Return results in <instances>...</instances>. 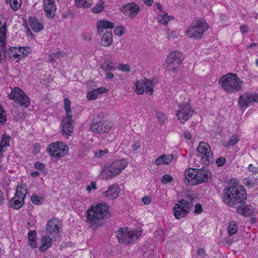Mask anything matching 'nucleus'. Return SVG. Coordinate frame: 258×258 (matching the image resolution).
<instances>
[{
  "mask_svg": "<svg viewBox=\"0 0 258 258\" xmlns=\"http://www.w3.org/2000/svg\"><path fill=\"white\" fill-rule=\"evenodd\" d=\"M223 193V202L230 207L236 208L244 205L247 194L244 187L241 185L225 187Z\"/></svg>",
  "mask_w": 258,
  "mask_h": 258,
  "instance_id": "obj_1",
  "label": "nucleus"
},
{
  "mask_svg": "<svg viewBox=\"0 0 258 258\" xmlns=\"http://www.w3.org/2000/svg\"><path fill=\"white\" fill-rule=\"evenodd\" d=\"M109 207L105 203H99L95 207L92 206L87 210L86 219L91 226H99L103 220L109 217Z\"/></svg>",
  "mask_w": 258,
  "mask_h": 258,
  "instance_id": "obj_2",
  "label": "nucleus"
},
{
  "mask_svg": "<svg viewBox=\"0 0 258 258\" xmlns=\"http://www.w3.org/2000/svg\"><path fill=\"white\" fill-rule=\"evenodd\" d=\"M219 82L227 93H235L242 90L243 82L236 74L228 73L220 78Z\"/></svg>",
  "mask_w": 258,
  "mask_h": 258,
  "instance_id": "obj_3",
  "label": "nucleus"
},
{
  "mask_svg": "<svg viewBox=\"0 0 258 258\" xmlns=\"http://www.w3.org/2000/svg\"><path fill=\"white\" fill-rule=\"evenodd\" d=\"M127 164L128 162L125 159L115 160L109 166L106 165L102 173L106 179L112 178L119 174Z\"/></svg>",
  "mask_w": 258,
  "mask_h": 258,
  "instance_id": "obj_4",
  "label": "nucleus"
},
{
  "mask_svg": "<svg viewBox=\"0 0 258 258\" xmlns=\"http://www.w3.org/2000/svg\"><path fill=\"white\" fill-rule=\"evenodd\" d=\"M208 28V25L204 21H195L191 26L186 31V34L189 37L200 39Z\"/></svg>",
  "mask_w": 258,
  "mask_h": 258,
  "instance_id": "obj_5",
  "label": "nucleus"
},
{
  "mask_svg": "<svg viewBox=\"0 0 258 258\" xmlns=\"http://www.w3.org/2000/svg\"><path fill=\"white\" fill-rule=\"evenodd\" d=\"M47 151L52 157L58 159L68 152L69 147L63 142H56L50 144L47 147Z\"/></svg>",
  "mask_w": 258,
  "mask_h": 258,
  "instance_id": "obj_6",
  "label": "nucleus"
},
{
  "mask_svg": "<svg viewBox=\"0 0 258 258\" xmlns=\"http://www.w3.org/2000/svg\"><path fill=\"white\" fill-rule=\"evenodd\" d=\"M192 198H190L191 202H188L185 200L181 199L175 205L173 208L174 215L176 219H179L184 217L189 212V210L192 207Z\"/></svg>",
  "mask_w": 258,
  "mask_h": 258,
  "instance_id": "obj_7",
  "label": "nucleus"
},
{
  "mask_svg": "<svg viewBox=\"0 0 258 258\" xmlns=\"http://www.w3.org/2000/svg\"><path fill=\"white\" fill-rule=\"evenodd\" d=\"M8 97L10 99L15 100L22 107L26 108L30 105L29 98L19 88H13L11 93L8 95Z\"/></svg>",
  "mask_w": 258,
  "mask_h": 258,
  "instance_id": "obj_8",
  "label": "nucleus"
},
{
  "mask_svg": "<svg viewBox=\"0 0 258 258\" xmlns=\"http://www.w3.org/2000/svg\"><path fill=\"white\" fill-rule=\"evenodd\" d=\"M202 161L205 165H209L214 162L213 155L210 145L205 142H200L197 148Z\"/></svg>",
  "mask_w": 258,
  "mask_h": 258,
  "instance_id": "obj_9",
  "label": "nucleus"
},
{
  "mask_svg": "<svg viewBox=\"0 0 258 258\" xmlns=\"http://www.w3.org/2000/svg\"><path fill=\"white\" fill-rule=\"evenodd\" d=\"M115 233L118 242L126 244L132 243L134 238L138 239L141 234V232L135 234L132 231H128L127 228H119Z\"/></svg>",
  "mask_w": 258,
  "mask_h": 258,
  "instance_id": "obj_10",
  "label": "nucleus"
},
{
  "mask_svg": "<svg viewBox=\"0 0 258 258\" xmlns=\"http://www.w3.org/2000/svg\"><path fill=\"white\" fill-rule=\"evenodd\" d=\"M182 60V55L179 51H174L170 52L166 59L167 70L176 72Z\"/></svg>",
  "mask_w": 258,
  "mask_h": 258,
  "instance_id": "obj_11",
  "label": "nucleus"
},
{
  "mask_svg": "<svg viewBox=\"0 0 258 258\" xmlns=\"http://www.w3.org/2000/svg\"><path fill=\"white\" fill-rule=\"evenodd\" d=\"M90 130L94 133L103 134L110 130V126L107 121L102 120V115H98L94 117Z\"/></svg>",
  "mask_w": 258,
  "mask_h": 258,
  "instance_id": "obj_12",
  "label": "nucleus"
},
{
  "mask_svg": "<svg viewBox=\"0 0 258 258\" xmlns=\"http://www.w3.org/2000/svg\"><path fill=\"white\" fill-rule=\"evenodd\" d=\"M62 228L61 221L57 218H52L49 219L45 227V232L46 234L55 237L59 234L60 231Z\"/></svg>",
  "mask_w": 258,
  "mask_h": 258,
  "instance_id": "obj_13",
  "label": "nucleus"
},
{
  "mask_svg": "<svg viewBox=\"0 0 258 258\" xmlns=\"http://www.w3.org/2000/svg\"><path fill=\"white\" fill-rule=\"evenodd\" d=\"M192 113L193 110H191L189 104H180L176 115L178 120L183 123L192 116Z\"/></svg>",
  "mask_w": 258,
  "mask_h": 258,
  "instance_id": "obj_14",
  "label": "nucleus"
},
{
  "mask_svg": "<svg viewBox=\"0 0 258 258\" xmlns=\"http://www.w3.org/2000/svg\"><path fill=\"white\" fill-rule=\"evenodd\" d=\"M196 175V180L195 181H197V182H195V183L197 184L209 182L212 178L211 171L209 169L205 167L197 169Z\"/></svg>",
  "mask_w": 258,
  "mask_h": 258,
  "instance_id": "obj_15",
  "label": "nucleus"
},
{
  "mask_svg": "<svg viewBox=\"0 0 258 258\" xmlns=\"http://www.w3.org/2000/svg\"><path fill=\"white\" fill-rule=\"evenodd\" d=\"M197 171V168H189L187 169L184 172L185 179L184 183L186 184H192L197 185V183H195L196 182V173Z\"/></svg>",
  "mask_w": 258,
  "mask_h": 258,
  "instance_id": "obj_16",
  "label": "nucleus"
},
{
  "mask_svg": "<svg viewBox=\"0 0 258 258\" xmlns=\"http://www.w3.org/2000/svg\"><path fill=\"white\" fill-rule=\"evenodd\" d=\"M43 8L47 17L52 18L56 11L54 0H43Z\"/></svg>",
  "mask_w": 258,
  "mask_h": 258,
  "instance_id": "obj_17",
  "label": "nucleus"
},
{
  "mask_svg": "<svg viewBox=\"0 0 258 258\" xmlns=\"http://www.w3.org/2000/svg\"><path fill=\"white\" fill-rule=\"evenodd\" d=\"M140 10V7L135 3H127L122 7L121 11L123 13L130 12V17L132 18H134L137 15Z\"/></svg>",
  "mask_w": 258,
  "mask_h": 258,
  "instance_id": "obj_18",
  "label": "nucleus"
},
{
  "mask_svg": "<svg viewBox=\"0 0 258 258\" xmlns=\"http://www.w3.org/2000/svg\"><path fill=\"white\" fill-rule=\"evenodd\" d=\"M72 118H68L67 116L63 118L62 121V132L63 134H66L68 137L71 136L74 129Z\"/></svg>",
  "mask_w": 258,
  "mask_h": 258,
  "instance_id": "obj_19",
  "label": "nucleus"
},
{
  "mask_svg": "<svg viewBox=\"0 0 258 258\" xmlns=\"http://www.w3.org/2000/svg\"><path fill=\"white\" fill-rule=\"evenodd\" d=\"M120 189L117 184H113L109 186L108 189L103 192L106 197L111 198H117L119 194Z\"/></svg>",
  "mask_w": 258,
  "mask_h": 258,
  "instance_id": "obj_20",
  "label": "nucleus"
},
{
  "mask_svg": "<svg viewBox=\"0 0 258 258\" xmlns=\"http://www.w3.org/2000/svg\"><path fill=\"white\" fill-rule=\"evenodd\" d=\"M114 27V24L111 22L105 20H100L97 23L98 33L99 34H101V33L103 32L104 29H106L108 28L111 29Z\"/></svg>",
  "mask_w": 258,
  "mask_h": 258,
  "instance_id": "obj_21",
  "label": "nucleus"
},
{
  "mask_svg": "<svg viewBox=\"0 0 258 258\" xmlns=\"http://www.w3.org/2000/svg\"><path fill=\"white\" fill-rule=\"evenodd\" d=\"M112 34L111 31H106L101 39L100 44L106 47L110 46L112 43Z\"/></svg>",
  "mask_w": 258,
  "mask_h": 258,
  "instance_id": "obj_22",
  "label": "nucleus"
},
{
  "mask_svg": "<svg viewBox=\"0 0 258 258\" xmlns=\"http://www.w3.org/2000/svg\"><path fill=\"white\" fill-rule=\"evenodd\" d=\"M54 237L52 236L46 234L43 236L42 239V245L39 247V250L41 251H44L47 249L52 244V240Z\"/></svg>",
  "mask_w": 258,
  "mask_h": 258,
  "instance_id": "obj_23",
  "label": "nucleus"
},
{
  "mask_svg": "<svg viewBox=\"0 0 258 258\" xmlns=\"http://www.w3.org/2000/svg\"><path fill=\"white\" fill-rule=\"evenodd\" d=\"M28 21L31 29L35 32H38L43 29V25L35 17H30Z\"/></svg>",
  "mask_w": 258,
  "mask_h": 258,
  "instance_id": "obj_24",
  "label": "nucleus"
},
{
  "mask_svg": "<svg viewBox=\"0 0 258 258\" xmlns=\"http://www.w3.org/2000/svg\"><path fill=\"white\" fill-rule=\"evenodd\" d=\"M237 213L245 217L250 216L253 213V208L248 205L239 206L236 208Z\"/></svg>",
  "mask_w": 258,
  "mask_h": 258,
  "instance_id": "obj_25",
  "label": "nucleus"
},
{
  "mask_svg": "<svg viewBox=\"0 0 258 258\" xmlns=\"http://www.w3.org/2000/svg\"><path fill=\"white\" fill-rule=\"evenodd\" d=\"M67 54L64 51H58L55 53H51L48 56V61L50 63H54L56 59H60L62 57H64Z\"/></svg>",
  "mask_w": 258,
  "mask_h": 258,
  "instance_id": "obj_26",
  "label": "nucleus"
},
{
  "mask_svg": "<svg viewBox=\"0 0 258 258\" xmlns=\"http://www.w3.org/2000/svg\"><path fill=\"white\" fill-rule=\"evenodd\" d=\"M24 204V201L23 200H21L16 198L15 196L12 198L10 202L11 207L16 210L20 209L23 206Z\"/></svg>",
  "mask_w": 258,
  "mask_h": 258,
  "instance_id": "obj_27",
  "label": "nucleus"
},
{
  "mask_svg": "<svg viewBox=\"0 0 258 258\" xmlns=\"http://www.w3.org/2000/svg\"><path fill=\"white\" fill-rule=\"evenodd\" d=\"M6 26L3 25L0 27V42H1V47L2 50L6 48Z\"/></svg>",
  "mask_w": 258,
  "mask_h": 258,
  "instance_id": "obj_28",
  "label": "nucleus"
},
{
  "mask_svg": "<svg viewBox=\"0 0 258 258\" xmlns=\"http://www.w3.org/2000/svg\"><path fill=\"white\" fill-rule=\"evenodd\" d=\"M76 6L79 8L91 7L93 4V0H75Z\"/></svg>",
  "mask_w": 258,
  "mask_h": 258,
  "instance_id": "obj_29",
  "label": "nucleus"
},
{
  "mask_svg": "<svg viewBox=\"0 0 258 258\" xmlns=\"http://www.w3.org/2000/svg\"><path fill=\"white\" fill-rule=\"evenodd\" d=\"M144 86L146 89V93L148 94L149 95L152 94L153 92V85L154 83L152 80L149 79H145V81H144Z\"/></svg>",
  "mask_w": 258,
  "mask_h": 258,
  "instance_id": "obj_30",
  "label": "nucleus"
},
{
  "mask_svg": "<svg viewBox=\"0 0 258 258\" xmlns=\"http://www.w3.org/2000/svg\"><path fill=\"white\" fill-rule=\"evenodd\" d=\"M10 136L6 134L3 135L2 139L0 143L1 148H5L10 146Z\"/></svg>",
  "mask_w": 258,
  "mask_h": 258,
  "instance_id": "obj_31",
  "label": "nucleus"
},
{
  "mask_svg": "<svg viewBox=\"0 0 258 258\" xmlns=\"http://www.w3.org/2000/svg\"><path fill=\"white\" fill-rule=\"evenodd\" d=\"M63 101L64 104V108L66 112L67 116L68 118L72 117L73 115L71 110V101L67 98L64 99Z\"/></svg>",
  "mask_w": 258,
  "mask_h": 258,
  "instance_id": "obj_32",
  "label": "nucleus"
},
{
  "mask_svg": "<svg viewBox=\"0 0 258 258\" xmlns=\"http://www.w3.org/2000/svg\"><path fill=\"white\" fill-rule=\"evenodd\" d=\"M6 3H10L11 7L14 11H17L20 8L22 4L21 0H6Z\"/></svg>",
  "mask_w": 258,
  "mask_h": 258,
  "instance_id": "obj_33",
  "label": "nucleus"
},
{
  "mask_svg": "<svg viewBox=\"0 0 258 258\" xmlns=\"http://www.w3.org/2000/svg\"><path fill=\"white\" fill-rule=\"evenodd\" d=\"M227 230L229 236L235 234L237 232V226L236 223L233 221L230 222Z\"/></svg>",
  "mask_w": 258,
  "mask_h": 258,
  "instance_id": "obj_34",
  "label": "nucleus"
},
{
  "mask_svg": "<svg viewBox=\"0 0 258 258\" xmlns=\"http://www.w3.org/2000/svg\"><path fill=\"white\" fill-rule=\"evenodd\" d=\"M246 94L240 95L239 99V105L240 108L247 107L250 104L248 100L245 98Z\"/></svg>",
  "mask_w": 258,
  "mask_h": 258,
  "instance_id": "obj_35",
  "label": "nucleus"
},
{
  "mask_svg": "<svg viewBox=\"0 0 258 258\" xmlns=\"http://www.w3.org/2000/svg\"><path fill=\"white\" fill-rule=\"evenodd\" d=\"M101 68L105 72H109L112 70H115L116 67L112 65V63L108 62L107 61L104 62L101 67Z\"/></svg>",
  "mask_w": 258,
  "mask_h": 258,
  "instance_id": "obj_36",
  "label": "nucleus"
},
{
  "mask_svg": "<svg viewBox=\"0 0 258 258\" xmlns=\"http://www.w3.org/2000/svg\"><path fill=\"white\" fill-rule=\"evenodd\" d=\"M136 85V91L138 94H143L145 91V86L144 84V81L142 82L137 81L135 84Z\"/></svg>",
  "mask_w": 258,
  "mask_h": 258,
  "instance_id": "obj_37",
  "label": "nucleus"
},
{
  "mask_svg": "<svg viewBox=\"0 0 258 258\" xmlns=\"http://www.w3.org/2000/svg\"><path fill=\"white\" fill-rule=\"evenodd\" d=\"M27 194L26 189H24V190H21L18 189H16V193L15 194V196L16 198H17L21 200H23L24 201V199L26 197Z\"/></svg>",
  "mask_w": 258,
  "mask_h": 258,
  "instance_id": "obj_38",
  "label": "nucleus"
},
{
  "mask_svg": "<svg viewBox=\"0 0 258 258\" xmlns=\"http://www.w3.org/2000/svg\"><path fill=\"white\" fill-rule=\"evenodd\" d=\"M104 3L101 2L100 5H97L92 9L91 11L95 13H100L102 12L104 9Z\"/></svg>",
  "mask_w": 258,
  "mask_h": 258,
  "instance_id": "obj_39",
  "label": "nucleus"
},
{
  "mask_svg": "<svg viewBox=\"0 0 258 258\" xmlns=\"http://www.w3.org/2000/svg\"><path fill=\"white\" fill-rule=\"evenodd\" d=\"M42 199L39 198L36 194H33L31 197V201L35 205H41L42 204Z\"/></svg>",
  "mask_w": 258,
  "mask_h": 258,
  "instance_id": "obj_40",
  "label": "nucleus"
},
{
  "mask_svg": "<svg viewBox=\"0 0 258 258\" xmlns=\"http://www.w3.org/2000/svg\"><path fill=\"white\" fill-rule=\"evenodd\" d=\"M158 21L160 24L163 25H166L169 21V18L168 17L167 14L166 13L159 17L158 18Z\"/></svg>",
  "mask_w": 258,
  "mask_h": 258,
  "instance_id": "obj_41",
  "label": "nucleus"
},
{
  "mask_svg": "<svg viewBox=\"0 0 258 258\" xmlns=\"http://www.w3.org/2000/svg\"><path fill=\"white\" fill-rule=\"evenodd\" d=\"M245 94V98L248 100L249 103H253L254 102H258V98L257 95H254L253 94Z\"/></svg>",
  "mask_w": 258,
  "mask_h": 258,
  "instance_id": "obj_42",
  "label": "nucleus"
},
{
  "mask_svg": "<svg viewBox=\"0 0 258 258\" xmlns=\"http://www.w3.org/2000/svg\"><path fill=\"white\" fill-rule=\"evenodd\" d=\"M163 158L164 164L168 165L173 159L174 155L173 154L162 155Z\"/></svg>",
  "mask_w": 258,
  "mask_h": 258,
  "instance_id": "obj_43",
  "label": "nucleus"
},
{
  "mask_svg": "<svg viewBox=\"0 0 258 258\" xmlns=\"http://www.w3.org/2000/svg\"><path fill=\"white\" fill-rule=\"evenodd\" d=\"M173 180V177L171 175L169 174H165L161 178V182L163 184H166L167 183L171 182Z\"/></svg>",
  "mask_w": 258,
  "mask_h": 258,
  "instance_id": "obj_44",
  "label": "nucleus"
},
{
  "mask_svg": "<svg viewBox=\"0 0 258 258\" xmlns=\"http://www.w3.org/2000/svg\"><path fill=\"white\" fill-rule=\"evenodd\" d=\"M98 96V95L97 94V92H96L95 90H94L93 91H90L89 92H88L87 95V97L88 100H93L97 98Z\"/></svg>",
  "mask_w": 258,
  "mask_h": 258,
  "instance_id": "obj_45",
  "label": "nucleus"
},
{
  "mask_svg": "<svg viewBox=\"0 0 258 258\" xmlns=\"http://www.w3.org/2000/svg\"><path fill=\"white\" fill-rule=\"evenodd\" d=\"M157 117L158 118L159 123H160L161 124H163L164 123L166 117L165 116V115L162 112H157Z\"/></svg>",
  "mask_w": 258,
  "mask_h": 258,
  "instance_id": "obj_46",
  "label": "nucleus"
},
{
  "mask_svg": "<svg viewBox=\"0 0 258 258\" xmlns=\"http://www.w3.org/2000/svg\"><path fill=\"white\" fill-rule=\"evenodd\" d=\"M239 141V139L236 135H233L228 142V145L233 146L235 145Z\"/></svg>",
  "mask_w": 258,
  "mask_h": 258,
  "instance_id": "obj_47",
  "label": "nucleus"
},
{
  "mask_svg": "<svg viewBox=\"0 0 258 258\" xmlns=\"http://www.w3.org/2000/svg\"><path fill=\"white\" fill-rule=\"evenodd\" d=\"M118 69L123 72H130V66L128 64L123 63H119L118 66Z\"/></svg>",
  "mask_w": 258,
  "mask_h": 258,
  "instance_id": "obj_48",
  "label": "nucleus"
},
{
  "mask_svg": "<svg viewBox=\"0 0 258 258\" xmlns=\"http://www.w3.org/2000/svg\"><path fill=\"white\" fill-rule=\"evenodd\" d=\"M124 28L122 26H118L115 28L114 32L116 35L120 36L123 34Z\"/></svg>",
  "mask_w": 258,
  "mask_h": 258,
  "instance_id": "obj_49",
  "label": "nucleus"
},
{
  "mask_svg": "<svg viewBox=\"0 0 258 258\" xmlns=\"http://www.w3.org/2000/svg\"><path fill=\"white\" fill-rule=\"evenodd\" d=\"M108 152L107 149L104 150H99L95 153V157L97 158H101L104 155L106 154Z\"/></svg>",
  "mask_w": 258,
  "mask_h": 258,
  "instance_id": "obj_50",
  "label": "nucleus"
},
{
  "mask_svg": "<svg viewBox=\"0 0 258 258\" xmlns=\"http://www.w3.org/2000/svg\"><path fill=\"white\" fill-rule=\"evenodd\" d=\"M244 181L246 185L249 188H253L255 186L254 181L249 178H245Z\"/></svg>",
  "mask_w": 258,
  "mask_h": 258,
  "instance_id": "obj_51",
  "label": "nucleus"
},
{
  "mask_svg": "<svg viewBox=\"0 0 258 258\" xmlns=\"http://www.w3.org/2000/svg\"><path fill=\"white\" fill-rule=\"evenodd\" d=\"M29 49V48L28 47H19V51L20 54L22 55L23 57H24L25 56H26L29 53V52L28 51Z\"/></svg>",
  "mask_w": 258,
  "mask_h": 258,
  "instance_id": "obj_52",
  "label": "nucleus"
},
{
  "mask_svg": "<svg viewBox=\"0 0 258 258\" xmlns=\"http://www.w3.org/2000/svg\"><path fill=\"white\" fill-rule=\"evenodd\" d=\"M226 162V159L225 157H221L218 158L216 161L217 165L218 166H223Z\"/></svg>",
  "mask_w": 258,
  "mask_h": 258,
  "instance_id": "obj_53",
  "label": "nucleus"
},
{
  "mask_svg": "<svg viewBox=\"0 0 258 258\" xmlns=\"http://www.w3.org/2000/svg\"><path fill=\"white\" fill-rule=\"evenodd\" d=\"M36 232L34 230H31L28 232L29 241L36 239Z\"/></svg>",
  "mask_w": 258,
  "mask_h": 258,
  "instance_id": "obj_54",
  "label": "nucleus"
},
{
  "mask_svg": "<svg viewBox=\"0 0 258 258\" xmlns=\"http://www.w3.org/2000/svg\"><path fill=\"white\" fill-rule=\"evenodd\" d=\"M203 211V208L201 204L198 203L195 207L194 212L196 214H200Z\"/></svg>",
  "mask_w": 258,
  "mask_h": 258,
  "instance_id": "obj_55",
  "label": "nucleus"
},
{
  "mask_svg": "<svg viewBox=\"0 0 258 258\" xmlns=\"http://www.w3.org/2000/svg\"><path fill=\"white\" fill-rule=\"evenodd\" d=\"M40 151V145L38 143H35L33 146V153L36 154Z\"/></svg>",
  "mask_w": 258,
  "mask_h": 258,
  "instance_id": "obj_56",
  "label": "nucleus"
},
{
  "mask_svg": "<svg viewBox=\"0 0 258 258\" xmlns=\"http://www.w3.org/2000/svg\"><path fill=\"white\" fill-rule=\"evenodd\" d=\"M45 164L42 163H40L39 162H37L34 164V167L38 170H42L45 167Z\"/></svg>",
  "mask_w": 258,
  "mask_h": 258,
  "instance_id": "obj_57",
  "label": "nucleus"
},
{
  "mask_svg": "<svg viewBox=\"0 0 258 258\" xmlns=\"http://www.w3.org/2000/svg\"><path fill=\"white\" fill-rule=\"evenodd\" d=\"M5 113H0V124L2 125L5 123L7 120Z\"/></svg>",
  "mask_w": 258,
  "mask_h": 258,
  "instance_id": "obj_58",
  "label": "nucleus"
},
{
  "mask_svg": "<svg viewBox=\"0 0 258 258\" xmlns=\"http://www.w3.org/2000/svg\"><path fill=\"white\" fill-rule=\"evenodd\" d=\"M97 188L95 182H92L90 185L87 187L86 189L88 192H91L92 189H96Z\"/></svg>",
  "mask_w": 258,
  "mask_h": 258,
  "instance_id": "obj_59",
  "label": "nucleus"
},
{
  "mask_svg": "<svg viewBox=\"0 0 258 258\" xmlns=\"http://www.w3.org/2000/svg\"><path fill=\"white\" fill-rule=\"evenodd\" d=\"M155 163L156 165L159 166L162 164H164L163 158L162 155L160 156L155 161Z\"/></svg>",
  "mask_w": 258,
  "mask_h": 258,
  "instance_id": "obj_60",
  "label": "nucleus"
},
{
  "mask_svg": "<svg viewBox=\"0 0 258 258\" xmlns=\"http://www.w3.org/2000/svg\"><path fill=\"white\" fill-rule=\"evenodd\" d=\"M142 201L145 205H149L151 203V199L148 196H146L142 198Z\"/></svg>",
  "mask_w": 258,
  "mask_h": 258,
  "instance_id": "obj_61",
  "label": "nucleus"
},
{
  "mask_svg": "<svg viewBox=\"0 0 258 258\" xmlns=\"http://www.w3.org/2000/svg\"><path fill=\"white\" fill-rule=\"evenodd\" d=\"M197 254L201 257H204L206 254V250L204 248H200L198 250Z\"/></svg>",
  "mask_w": 258,
  "mask_h": 258,
  "instance_id": "obj_62",
  "label": "nucleus"
},
{
  "mask_svg": "<svg viewBox=\"0 0 258 258\" xmlns=\"http://www.w3.org/2000/svg\"><path fill=\"white\" fill-rule=\"evenodd\" d=\"M96 92H97L98 95L101 94L103 93L106 92V91L107 90L104 87H99L95 90Z\"/></svg>",
  "mask_w": 258,
  "mask_h": 258,
  "instance_id": "obj_63",
  "label": "nucleus"
},
{
  "mask_svg": "<svg viewBox=\"0 0 258 258\" xmlns=\"http://www.w3.org/2000/svg\"><path fill=\"white\" fill-rule=\"evenodd\" d=\"M240 29L241 32L242 34H244V33H246L248 30V27L245 25H242V26H241L240 27Z\"/></svg>",
  "mask_w": 258,
  "mask_h": 258,
  "instance_id": "obj_64",
  "label": "nucleus"
}]
</instances>
